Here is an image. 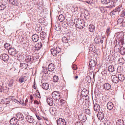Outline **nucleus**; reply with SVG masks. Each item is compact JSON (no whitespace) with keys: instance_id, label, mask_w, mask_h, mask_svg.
Instances as JSON below:
<instances>
[{"instance_id":"f257e3e1","label":"nucleus","mask_w":125,"mask_h":125,"mask_svg":"<svg viewBox=\"0 0 125 125\" xmlns=\"http://www.w3.org/2000/svg\"><path fill=\"white\" fill-rule=\"evenodd\" d=\"M61 51V48L59 47H57L56 48H53L51 50L52 54L53 56L57 55V54L59 55L58 54Z\"/></svg>"},{"instance_id":"f03ea898","label":"nucleus","mask_w":125,"mask_h":125,"mask_svg":"<svg viewBox=\"0 0 125 125\" xmlns=\"http://www.w3.org/2000/svg\"><path fill=\"white\" fill-rule=\"evenodd\" d=\"M96 62L94 60L91 59L90 60L89 62V69L90 72L93 71V67H94L96 64Z\"/></svg>"},{"instance_id":"7ed1b4c3","label":"nucleus","mask_w":125,"mask_h":125,"mask_svg":"<svg viewBox=\"0 0 125 125\" xmlns=\"http://www.w3.org/2000/svg\"><path fill=\"white\" fill-rule=\"evenodd\" d=\"M52 96L53 99L56 101L60 98V95L59 92L55 91L52 94Z\"/></svg>"},{"instance_id":"20e7f679","label":"nucleus","mask_w":125,"mask_h":125,"mask_svg":"<svg viewBox=\"0 0 125 125\" xmlns=\"http://www.w3.org/2000/svg\"><path fill=\"white\" fill-rule=\"evenodd\" d=\"M76 25L77 28L81 29L84 26V22L81 20L78 21L76 23Z\"/></svg>"},{"instance_id":"39448f33","label":"nucleus","mask_w":125,"mask_h":125,"mask_svg":"<svg viewBox=\"0 0 125 125\" xmlns=\"http://www.w3.org/2000/svg\"><path fill=\"white\" fill-rule=\"evenodd\" d=\"M78 117L79 120L83 122H85L87 119L86 115L83 114H80L79 115Z\"/></svg>"},{"instance_id":"423d86ee","label":"nucleus","mask_w":125,"mask_h":125,"mask_svg":"<svg viewBox=\"0 0 125 125\" xmlns=\"http://www.w3.org/2000/svg\"><path fill=\"white\" fill-rule=\"evenodd\" d=\"M102 3L104 4H108L111 7L113 6V2L110 0H101Z\"/></svg>"},{"instance_id":"0eeeda50","label":"nucleus","mask_w":125,"mask_h":125,"mask_svg":"<svg viewBox=\"0 0 125 125\" xmlns=\"http://www.w3.org/2000/svg\"><path fill=\"white\" fill-rule=\"evenodd\" d=\"M57 123L58 125H66V123L65 120L60 118L58 120Z\"/></svg>"},{"instance_id":"6e6552de","label":"nucleus","mask_w":125,"mask_h":125,"mask_svg":"<svg viewBox=\"0 0 125 125\" xmlns=\"http://www.w3.org/2000/svg\"><path fill=\"white\" fill-rule=\"evenodd\" d=\"M104 113L101 112H99L97 114V117L99 120H102L104 118Z\"/></svg>"},{"instance_id":"1a4fd4ad","label":"nucleus","mask_w":125,"mask_h":125,"mask_svg":"<svg viewBox=\"0 0 125 125\" xmlns=\"http://www.w3.org/2000/svg\"><path fill=\"white\" fill-rule=\"evenodd\" d=\"M116 75H118V80L121 82L123 81L125 79V77L123 74L122 73L117 74Z\"/></svg>"},{"instance_id":"9d476101","label":"nucleus","mask_w":125,"mask_h":125,"mask_svg":"<svg viewBox=\"0 0 125 125\" xmlns=\"http://www.w3.org/2000/svg\"><path fill=\"white\" fill-rule=\"evenodd\" d=\"M16 119L18 120H22L24 119V117L22 114L20 113L16 114Z\"/></svg>"},{"instance_id":"9b49d317","label":"nucleus","mask_w":125,"mask_h":125,"mask_svg":"<svg viewBox=\"0 0 125 125\" xmlns=\"http://www.w3.org/2000/svg\"><path fill=\"white\" fill-rule=\"evenodd\" d=\"M112 80L113 82L115 83H117L119 82L118 78L116 75H112L111 77Z\"/></svg>"},{"instance_id":"f8f14e48","label":"nucleus","mask_w":125,"mask_h":125,"mask_svg":"<svg viewBox=\"0 0 125 125\" xmlns=\"http://www.w3.org/2000/svg\"><path fill=\"white\" fill-rule=\"evenodd\" d=\"M84 103V101L83 99L81 98L79 100H78V99L76 104L77 106H80L82 104H83Z\"/></svg>"},{"instance_id":"ddd939ff","label":"nucleus","mask_w":125,"mask_h":125,"mask_svg":"<svg viewBox=\"0 0 125 125\" xmlns=\"http://www.w3.org/2000/svg\"><path fill=\"white\" fill-rule=\"evenodd\" d=\"M94 104V110L95 111L98 112H99L100 109V105L97 103Z\"/></svg>"},{"instance_id":"4468645a","label":"nucleus","mask_w":125,"mask_h":125,"mask_svg":"<svg viewBox=\"0 0 125 125\" xmlns=\"http://www.w3.org/2000/svg\"><path fill=\"white\" fill-rule=\"evenodd\" d=\"M17 119L15 117L12 118L10 121V123L11 125H16L17 124Z\"/></svg>"},{"instance_id":"2eb2a0df","label":"nucleus","mask_w":125,"mask_h":125,"mask_svg":"<svg viewBox=\"0 0 125 125\" xmlns=\"http://www.w3.org/2000/svg\"><path fill=\"white\" fill-rule=\"evenodd\" d=\"M107 108L109 110H112L114 109V105L111 102H109L107 104Z\"/></svg>"},{"instance_id":"dca6fc26","label":"nucleus","mask_w":125,"mask_h":125,"mask_svg":"<svg viewBox=\"0 0 125 125\" xmlns=\"http://www.w3.org/2000/svg\"><path fill=\"white\" fill-rule=\"evenodd\" d=\"M48 70L50 71H52L55 69V67L53 64L51 63L49 64L48 67Z\"/></svg>"},{"instance_id":"f3484780","label":"nucleus","mask_w":125,"mask_h":125,"mask_svg":"<svg viewBox=\"0 0 125 125\" xmlns=\"http://www.w3.org/2000/svg\"><path fill=\"white\" fill-rule=\"evenodd\" d=\"M46 100L48 104L50 106H52L53 105V100L52 98H48Z\"/></svg>"},{"instance_id":"a211bd4d","label":"nucleus","mask_w":125,"mask_h":125,"mask_svg":"<svg viewBox=\"0 0 125 125\" xmlns=\"http://www.w3.org/2000/svg\"><path fill=\"white\" fill-rule=\"evenodd\" d=\"M41 86L43 89L46 90L49 89V85L48 84L46 83H44L42 84Z\"/></svg>"},{"instance_id":"6ab92c4d","label":"nucleus","mask_w":125,"mask_h":125,"mask_svg":"<svg viewBox=\"0 0 125 125\" xmlns=\"http://www.w3.org/2000/svg\"><path fill=\"white\" fill-rule=\"evenodd\" d=\"M111 87V85L108 83H105L104 85V88L105 90H109Z\"/></svg>"},{"instance_id":"aec40b11","label":"nucleus","mask_w":125,"mask_h":125,"mask_svg":"<svg viewBox=\"0 0 125 125\" xmlns=\"http://www.w3.org/2000/svg\"><path fill=\"white\" fill-rule=\"evenodd\" d=\"M38 38V35L36 34L33 35L32 36V40L34 42H37L39 39Z\"/></svg>"},{"instance_id":"412c9836","label":"nucleus","mask_w":125,"mask_h":125,"mask_svg":"<svg viewBox=\"0 0 125 125\" xmlns=\"http://www.w3.org/2000/svg\"><path fill=\"white\" fill-rule=\"evenodd\" d=\"M27 79V78L26 76H21L19 78V83H22L26 81Z\"/></svg>"},{"instance_id":"4be33fe9","label":"nucleus","mask_w":125,"mask_h":125,"mask_svg":"<svg viewBox=\"0 0 125 125\" xmlns=\"http://www.w3.org/2000/svg\"><path fill=\"white\" fill-rule=\"evenodd\" d=\"M9 58L8 55L4 53L2 55V59L4 61H7Z\"/></svg>"},{"instance_id":"5701e85b","label":"nucleus","mask_w":125,"mask_h":125,"mask_svg":"<svg viewBox=\"0 0 125 125\" xmlns=\"http://www.w3.org/2000/svg\"><path fill=\"white\" fill-rule=\"evenodd\" d=\"M8 52L11 55H14L16 54L15 49L13 48H11V47L10 49H9Z\"/></svg>"},{"instance_id":"b1692460","label":"nucleus","mask_w":125,"mask_h":125,"mask_svg":"<svg viewBox=\"0 0 125 125\" xmlns=\"http://www.w3.org/2000/svg\"><path fill=\"white\" fill-rule=\"evenodd\" d=\"M89 30L91 32H94L95 30V26L92 25H90L89 26Z\"/></svg>"},{"instance_id":"393cba45","label":"nucleus","mask_w":125,"mask_h":125,"mask_svg":"<svg viewBox=\"0 0 125 125\" xmlns=\"http://www.w3.org/2000/svg\"><path fill=\"white\" fill-rule=\"evenodd\" d=\"M121 47L117 44H116L114 47V51L116 52L119 51Z\"/></svg>"},{"instance_id":"a878e982","label":"nucleus","mask_w":125,"mask_h":125,"mask_svg":"<svg viewBox=\"0 0 125 125\" xmlns=\"http://www.w3.org/2000/svg\"><path fill=\"white\" fill-rule=\"evenodd\" d=\"M50 112L51 114L52 115H55L56 113L55 108L53 107L51 108H50Z\"/></svg>"},{"instance_id":"bb28decb","label":"nucleus","mask_w":125,"mask_h":125,"mask_svg":"<svg viewBox=\"0 0 125 125\" xmlns=\"http://www.w3.org/2000/svg\"><path fill=\"white\" fill-rule=\"evenodd\" d=\"M124 122L123 120L121 119L118 120L116 123V125H124Z\"/></svg>"},{"instance_id":"cd10ccee","label":"nucleus","mask_w":125,"mask_h":125,"mask_svg":"<svg viewBox=\"0 0 125 125\" xmlns=\"http://www.w3.org/2000/svg\"><path fill=\"white\" fill-rule=\"evenodd\" d=\"M45 34V32L44 31H42L40 33V38L42 40H43L46 38V35Z\"/></svg>"},{"instance_id":"c85d7f7f","label":"nucleus","mask_w":125,"mask_h":125,"mask_svg":"<svg viewBox=\"0 0 125 125\" xmlns=\"http://www.w3.org/2000/svg\"><path fill=\"white\" fill-rule=\"evenodd\" d=\"M108 70L110 72H113L115 71L114 66L112 65H110L108 67Z\"/></svg>"},{"instance_id":"c756f323","label":"nucleus","mask_w":125,"mask_h":125,"mask_svg":"<svg viewBox=\"0 0 125 125\" xmlns=\"http://www.w3.org/2000/svg\"><path fill=\"white\" fill-rule=\"evenodd\" d=\"M119 52L121 54L124 55L125 54V49L123 46H122Z\"/></svg>"},{"instance_id":"7c9ffc66","label":"nucleus","mask_w":125,"mask_h":125,"mask_svg":"<svg viewBox=\"0 0 125 125\" xmlns=\"http://www.w3.org/2000/svg\"><path fill=\"white\" fill-rule=\"evenodd\" d=\"M58 19L60 21L62 22L64 20L65 18L64 16L61 14L59 15Z\"/></svg>"},{"instance_id":"2f4dec72","label":"nucleus","mask_w":125,"mask_h":125,"mask_svg":"<svg viewBox=\"0 0 125 125\" xmlns=\"http://www.w3.org/2000/svg\"><path fill=\"white\" fill-rule=\"evenodd\" d=\"M32 57L30 56H27L26 57V61L27 62H30L32 60Z\"/></svg>"},{"instance_id":"473e14b6","label":"nucleus","mask_w":125,"mask_h":125,"mask_svg":"<svg viewBox=\"0 0 125 125\" xmlns=\"http://www.w3.org/2000/svg\"><path fill=\"white\" fill-rule=\"evenodd\" d=\"M42 67L43 69L42 72L45 74H47L48 73V71H49V70H48V69H47V67L43 66Z\"/></svg>"},{"instance_id":"72a5a7b5","label":"nucleus","mask_w":125,"mask_h":125,"mask_svg":"<svg viewBox=\"0 0 125 125\" xmlns=\"http://www.w3.org/2000/svg\"><path fill=\"white\" fill-rule=\"evenodd\" d=\"M125 60L122 57L120 58L118 60V62L121 65L123 64Z\"/></svg>"},{"instance_id":"f704fd0d","label":"nucleus","mask_w":125,"mask_h":125,"mask_svg":"<svg viewBox=\"0 0 125 125\" xmlns=\"http://www.w3.org/2000/svg\"><path fill=\"white\" fill-rule=\"evenodd\" d=\"M4 47L6 49L9 50L11 47V46L9 44L6 43L4 44Z\"/></svg>"},{"instance_id":"c9c22d12","label":"nucleus","mask_w":125,"mask_h":125,"mask_svg":"<svg viewBox=\"0 0 125 125\" xmlns=\"http://www.w3.org/2000/svg\"><path fill=\"white\" fill-rule=\"evenodd\" d=\"M100 39V38L99 37L98 38L97 37H95L94 40L95 43L97 44H99Z\"/></svg>"},{"instance_id":"e433bc0d","label":"nucleus","mask_w":125,"mask_h":125,"mask_svg":"<svg viewBox=\"0 0 125 125\" xmlns=\"http://www.w3.org/2000/svg\"><path fill=\"white\" fill-rule=\"evenodd\" d=\"M123 19L122 18H119L117 21V24H122L123 21Z\"/></svg>"},{"instance_id":"4c0bfd02","label":"nucleus","mask_w":125,"mask_h":125,"mask_svg":"<svg viewBox=\"0 0 125 125\" xmlns=\"http://www.w3.org/2000/svg\"><path fill=\"white\" fill-rule=\"evenodd\" d=\"M60 104L62 106H64L66 104V101L63 99H62L60 100Z\"/></svg>"},{"instance_id":"58836bf2","label":"nucleus","mask_w":125,"mask_h":125,"mask_svg":"<svg viewBox=\"0 0 125 125\" xmlns=\"http://www.w3.org/2000/svg\"><path fill=\"white\" fill-rule=\"evenodd\" d=\"M118 12L116 11V10L115 9L110 12V15L112 16L113 15H115L117 14Z\"/></svg>"},{"instance_id":"ea45409f","label":"nucleus","mask_w":125,"mask_h":125,"mask_svg":"<svg viewBox=\"0 0 125 125\" xmlns=\"http://www.w3.org/2000/svg\"><path fill=\"white\" fill-rule=\"evenodd\" d=\"M62 42L64 43H67L68 42V39L65 37H63L62 39Z\"/></svg>"},{"instance_id":"a19ab883","label":"nucleus","mask_w":125,"mask_h":125,"mask_svg":"<svg viewBox=\"0 0 125 125\" xmlns=\"http://www.w3.org/2000/svg\"><path fill=\"white\" fill-rule=\"evenodd\" d=\"M68 26H73L74 25V22L73 20H71L68 22Z\"/></svg>"},{"instance_id":"79ce46f5","label":"nucleus","mask_w":125,"mask_h":125,"mask_svg":"<svg viewBox=\"0 0 125 125\" xmlns=\"http://www.w3.org/2000/svg\"><path fill=\"white\" fill-rule=\"evenodd\" d=\"M53 80L54 82H57L58 80V78L57 76H54L53 78Z\"/></svg>"},{"instance_id":"37998d69","label":"nucleus","mask_w":125,"mask_h":125,"mask_svg":"<svg viewBox=\"0 0 125 125\" xmlns=\"http://www.w3.org/2000/svg\"><path fill=\"white\" fill-rule=\"evenodd\" d=\"M14 82V80L12 79H11L9 83V86L11 87L12 86Z\"/></svg>"},{"instance_id":"c03bdc74","label":"nucleus","mask_w":125,"mask_h":125,"mask_svg":"<svg viewBox=\"0 0 125 125\" xmlns=\"http://www.w3.org/2000/svg\"><path fill=\"white\" fill-rule=\"evenodd\" d=\"M101 73L103 75L106 76L107 75V71L105 70H104Z\"/></svg>"},{"instance_id":"a18cd8bd","label":"nucleus","mask_w":125,"mask_h":125,"mask_svg":"<svg viewBox=\"0 0 125 125\" xmlns=\"http://www.w3.org/2000/svg\"><path fill=\"white\" fill-rule=\"evenodd\" d=\"M41 110L42 111V112L43 113V115H41V117H42L45 120L48 121V120L44 116H45V115L44 114V112H43V111H42V110L41 108Z\"/></svg>"},{"instance_id":"49530a36","label":"nucleus","mask_w":125,"mask_h":125,"mask_svg":"<svg viewBox=\"0 0 125 125\" xmlns=\"http://www.w3.org/2000/svg\"><path fill=\"white\" fill-rule=\"evenodd\" d=\"M9 1L10 3L12 5L15 4L17 2L16 0H9Z\"/></svg>"},{"instance_id":"de8ad7c7","label":"nucleus","mask_w":125,"mask_h":125,"mask_svg":"<svg viewBox=\"0 0 125 125\" xmlns=\"http://www.w3.org/2000/svg\"><path fill=\"white\" fill-rule=\"evenodd\" d=\"M62 26L64 28H66L68 26V23L65 22H63L62 24Z\"/></svg>"},{"instance_id":"09e8293b","label":"nucleus","mask_w":125,"mask_h":125,"mask_svg":"<svg viewBox=\"0 0 125 125\" xmlns=\"http://www.w3.org/2000/svg\"><path fill=\"white\" fill-rule=\"evenodd\" d=\"M6 7V6L2 4L0 5V10H3Z\"/></svg>"},{"instance_id":"8fccbe9b","label":"nucleus","mask_w":125,"mask_h":125,"mask_svg":"<svg viewBox=\"0 0 125 125\" xmlns=\"http://www.w3.org/2000/svg\"><path fill=\"white\" fill-rule=\"evenodd\" d=\"M85 113L86 114L89 115L90 114V110L88 109H86L85 110Z\"/></svg>"},{"instance_id":"3c124183","label":"nucleus","mask_w":125,"mask_h":125,"mask_svg":"<svg viewBox=\"0 0 125 125\" xmlns=\"http://www.w3.org/2000/svg\"><path fill=\"white\" fill-rule=\"evenodd\" d=\"M99 9L102 12H105V10L103 7H101L99 8Z\"/></svg>"},{"instance_id":"603ef678","label":"nucleus","mask_w":125,"mask_h":125,"mask_svg":"<svg viewBox=\"0 0 125 125\" xmlns=\"http://www.w3.org/2000/svg\"><path fill=\"white\" fill-rule=\"evenodd\" d=\"M35 50L38 51L39 50V43L37 44L35 46Z\"/></svg>"},{"instance_id":"864d4df0","label":"nucleus","mask_w":125,"mask_h":125,"mask_svg":"<svg viewBox=\"0 0 125 125\" xmlns=\"http://www.w3.org/2000/svg\"><path fill=\"white\" fill-rule=\"evenodd\" d=\"M121 17H125V9L122 12Z\"/></svg>"},{"instance_id":"5fc2aeb1","label":"nucleus","mask_w":125,"mask_h":125,"mask_svg":"<svg viewBox=\"0 0 125 125\" xmlns=\"http://www.w3.org/2000/svg\"><path fill=\"white\" fill-rule=\"evenodd\" d=\"M105 60L107 61L110 62L111 60V58L109 55L106 56L105 58Z\"/></svg>"},{"instance_id":"6e6d98bb","label":"nucleus","mask_w":125,"mask_h":125,"mask_svg":"<svg viewBox=\"0 0 125 125\" xmlns=\"http://www.w3.org/2000/svg\"><path fill=\"white\" fill-rule=\"evenodd\" d=\"M110 32V28L109 27H108L107 28V29L106 31V33L108 35H109Z\"/></svg>"},{"instance_id":"4d7b16f0","label":"nucleus","mask_w":125,"mask_h":125,"mask_svg":"<svg viewBox=\"0 0 125 125\" xmlns=\"http://www.w3.org/2000/svg\"><path fill=\"white\" fill-rule=\"evenodd\" d=\"M75 125H83V124L80 121H78L75 123Z\"/></svg>"},{"instance_id":"13d9d810","label":"nucleus","mask_w":125,"mask_h":125,"mask_svg":"<svg viewBox=\"0 0 125 125\" xmlns=\"http://www.w3.org/2000/svg\"><path fill=\"white\" fill-rule=\"evenodd\" d=\"M122 6H119L117 7L115 9L116 10V11L118 12L119 11H120L121 10V8Z\"/></svg>"},{"instance_id":"bf43d9fd","label":"nucleus","mask_w":125,"mask_h":125,"mask_svg":"<svg viewBox=\"0 0 125 125\" xmlns=\"http://www.w3.org/2000/svg\"><path fill=\"white\" fill-rule=\"evenodd\" d=\"M73 9L74 10V11H76L78 9V7L76 6H74L73 7Z\"/></svg>"},{"instance_id":"052dcab7","label":"nucleus","mask_w":125,"mask_h":125,"mask_svg":"<svg viewBox=\"0 0 125 125\" xmlns=\"http://www.w3.org/2000/svg\"><path fill=\"white\" fill-rule=\"evenodd\" d=\"M72 68L74 70H75L77 69V66L75 64H73Z\"/></svg>"},{"instance_id":"680f3d73","label":"nucleus","mask_w":125,"mask_h":125,"mask_svg":"<svg viewBox=\"0 0 125 125\" xmlns=\"http://www.w3.org/2000/svg\"><path fill=\"white\" fill-rule=\"evenodd\" d=\"M4 100L5 102H8L10 101V99L9 98H6L4 99Z\"/></svg>"},{"instance_id":"e2e57ef3","label":"nucleus","mask_w":125,"mask_h":125,"mask_svg":"<svg viewBox=\"0 0 125 125\" xmlns=\"http://www.w3.org/2000/svg\"><path fill=\"white\" fill-rule=\"evenodd\" d=\"M118 0H112L111 1H112L113 2V6H115V5L114 4V3H116Z\"/></svg>"},{"instance_id":"0e129e2a","label":"nucleus","mask_w":125,"mask_h":125,"mask_svg":"<svg viewBox=\"0 0 125 125\" xmlns=\"http://www.w3.org/2000/svg\"><path fill=\"white\" fill-rule=\"evenodd\" d=\"M89 16V14L88 13L87 15H86V14H85L84 17L86 19H87L88 18Z\"/></svg>"},{"instance_id":"69168bd1","label":"nucleus","mask_w":125,"mask_h":125,"mask_svg":"<svg viewBox=\"0 0 125 125\" xmlns=\"http://www.w3.org/2000/svg\"><path fill=\"white\" fill-rule=\"evenodd\" d=\"M89 104V102L88 101H86L85 102V105L86 106L88 105Z\"/></svg>"},{"instance_id":"338daca9","label":"nucleus","mask_w":125,"mask_h":125,"mask_svg":"<svg viewBox=\"0 0 125 125\" xmlns=\"http://www.w3.org/2000/svg\"><path fill=\"white\" fill-rule=\"evenodd\" d=\"M44 21V19H42L41 18H40V23L43 22Z\"/></svg>"},{"instance_id":"774afa93","label":"nucleus","mask_w":125,"mask_h":125,"mask_svg":"<svg viewBox=\"0 0 125 125\" xmlns=\"http://www.w3.org/2000/svg\"><path fill=\"white\" fill-rule=\"evenodd\" d=\"M121 26H122L123 27H125V22H123Z\"/></svg>"}]
</instances>
